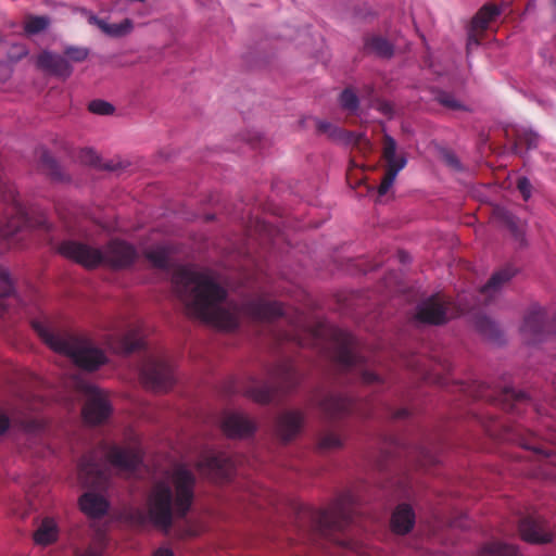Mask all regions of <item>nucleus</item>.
<instances>
[{"instance_id":"obj_45","label":"nucleus","mask_w":556,"mask_h":556,"mask_svg":"<svg viewBox=\"0 0 556 556\" xmlns=\"http://www.w3.org/2000/svg\"><path fill=\"white\" fill-rule=\"evenodd\" d=\"M346 546H348L349 548H351V549L355 551V552H358L357 546H356V544H355V543L348 542V543H346Z\"/></svg>"},{"instance_id":"obj_41","label":"nucleus","mask_w":556,"mask_h":556,"mask_svg":"<svg viewBox=\"0 0 556 556\" xmlns=\"http://www.w3.org/2000/svg\"><path fill=\"white\" fill-rule=\"evenodd\" d=\"M363 380L367 383H371V382H375V381H378L379 378L376 374L374 372H369V371H365L363 374Z\"/></svg>"},{"instance_id":"obj_26","label":"nucleus","mask_w":556,"mask_h":556,"mask_svg":"<svg viewBox=\"0 0 556 556\" xmlns=\"http://www.w3.org/2000/svg\"><path fill=\"white\" fill-rule=\"evenodd\" d=\"M480 556H519V554L513 545L492 543L481 549Z\"/></svg>"},{"instance_id":"obj_1","label":"nucleus","mask_w":556,"mask_h":556,"mask_svg":"<svg viewBox=\"0 0 556 556\" xmlns=\"http://www.w3.org/2000/svg\"><path fill=\"white\" fill-rule=\"evenodd\" d=\"M174 290L189 316L213 327L230 330L243 316L256 320L273 319L282 314L278 302L262 299L240 307L227 300V293L211 271L191 266L178 267L172 277Z\"/></svg>"},{"instance_id":"obj_9","label":"nucleus","mask_w":556,"mask_h":556,"mask_svg":"<svg viewBox=\"0 0 556 556\" xmlns=\"http://www.w3.org/2000/svg\"><path fill=\"white\" fill-rule=\"evenodd\" d=\"M383 157L387 161V173L378 187V194L380 197L387 194L393 186L397 174L406 166L407 159L404 155H396V141L389 135L386 136L383 147Z\"/></svg>"},{"instance_id":"obj_35","label":"nucleus","mask_w":556,"mask_h":556,"mask_svg":"<svg viewBox=\"0 0 556 556\" xmlns=\"http://www.w3.org/2000/svg\"><path fill=\"white\" fill-rule=\"evenodd\" d=\"M66 56L73 61H83L87 58L88 51L83 48L70 47L65 50Z\"/></svg>"},{"instance_id":"obj_22","label":"nucleus","mask_w":556,"mask_h":556,"mask_svg":"<svg viewBox=\"0 0 556 556\" xmlns=\"http://www.w3.org/2000/svg\"><path fill=\"white\" fill-rule=\"evenodd\" d=\"M59 529L56 522L52 518L42 520L34 534V540L39 545H48L58 539Z\"/></svg>"},{"instance_id":"obj_7","label":"nucleus","mask_w":556,"mask_h":556,"mask_svg":"<svg viewBox=\"0 0 556 556\" xmlns=\"http://www.w3.org/2000/svg\"><path fill=\"white\" fill-rule=\"evenodd\" d=\"M143 384L153 391H166L175 382L172 362L164 355L149 356L141 368Z\"/></svg>"},{"instance_id":"obj_34","label":"nucleus","mask_w":556,"mask_h":556,"mask_svg":"<svg viewBox=\"0 0 556 556\" xmlns=\"http://www.w3.org/2000/svg\"><path fill=\"white\" fill-rule=\"evenodd\" d=\"M247 394L258 403H265L270 399V391L268 388H250L247 390Z\"/></svg>"},{"instance_id":"obj_36","label":"nucleus","mask_w":556,"mask_h":556,"mask_svg":"<svg viewBox=\"0 0 556 556\" xmlns=\"http://www.w3.org/2000/svg\"><path fill=\"white\" fill-rule=\"evenodd\" d=\"M80 160L87 164L98 166V155L96 152L91 149H86L81 151Z\"/></svg>"},{"instance_id":"obj_14","label":"nucleus","mask_w":556,"mask_h":556,"mask_svg":"<svg viewBox=\"0 0 556 556\" xmlns=\"http://www.w3.org/2000/svg\"><path fill=\"white\" fill-rule=\"evenodd\" d=\"M521 538L530 543H546L552 540L546 525L542 520L523 519L519 525Z\"/></svg>"},{"instance_id":"obj_28","label":"nucleus","mask_w":556,"mask_h":556,"mask_svg":"<svg viewBox=\"0 0 556 556\" xmlns=\"http://www.w3.org/2000/svg\"><path fill=\"white\" fill-rule=\"evenodd\" d=\"M367 49L379 56L390 58L393 54L392 46L383 38L375 37L371 38L367 45Z\"/></svg>"},{"instance_id":"obj_15","label":"nucleus","mask_w":556,"mask_h":556,"mask_svg":"<svg viewBox=\"0 0 556 556\" xmlns=\"http://www.w3.org/2000/svg\"><path fill=\"white\" fill-rule=\"evenodd\" d=\"M37 65L43 71L64 78L72 74V66L65 58L48 51L38 55Z\"/></svg>"},{"instance_id":"obj_2","label":"nucleus","mask_w":556,"mask_h":556,"mask_svg":"<svg viewBox=\"0 0 556 556\" xmlns=\"http://www.w3.org/2000/svg\"><path fill=\"white\" fill-rule=\"evenodd\" d=\"M195 488V476L184 464H177L156 477L147 497V519L167 530L175 518L190 510Z\"/></svg>"},{"instance_id":"obj_16","label":"nucleus","mask_w":556,"mask_h":556,"mask_svg":"<svg viewBox=\"0 0 556 556\" xmlns=\"http://www.w3.org/2000/svg\"><path fill=\"white\" fill-rule=\"evenodd\" d=\"M79 507L87 516L99 518L108 511L109 503L103 495L86 492L79 498Z\"/></svg>"},{"instance_id":"obj_39","label":"nucleus","mask_w":556,"mask_h":556,"mask_svg":"<svg viewBox=\"0 0 556 556\" xmlns=\"http://www.w3.org/2000/svg\"><path fill=\"white\" fill-rule=\"evenodd\" d=\"M525 140L528 142L529 148H533L538 146L539 136L534 132L526 134Z\"/></svg>"},{"instance_id":"obj_38","label":"nucleus","mask_w":556,"mask_h":556,"mask_svg":"<svg viewBox=\"0 0 556 556\" xmlns=\"http://www.w3.org/2000/svg\"><path fill=\"white\" fill-rule=\"evenodd\" d=\"M102 547L103 544L100 542L98 545L89 547L84 554L79 556H101Z\"/></svg>"},{"instance_id":"obj_11","label":"nucleus","mask_w":556,"mask_h":556,"mask_svg":"<svg viewBox=\"0 0 556 556\" xmlns=\"http://www.w3.org/2000/svg\"><path fill=\"white\" fill-rule=\"evenodd\" d=\"M546 330L545 313L539 307H532L523 318L520 327L522 338L528 342H536L543 339Z\"/></svg>"},{"instance_id":"obj_27","label":"nucleus","mask_w":556,"mask_h":556,"mask_svg":"<svg viewBox=\"0 0 556 556\" xmlns=\"http://www.w3.org/2000/svg\"><path fill=\"white\" fill-rule=\"evenodd\" d=\"M169 250L165 247H155L146 251V257L155 267L165 268L168 264Z\"/></svg>"},{"instance_id":"obj_42","label":"nucleus","mask_w":556,"mask_h":556,"mask_svg":"<svg viewBox=\"0 0 556 556\" xmlns=\"http://www.w3.org/2000/svg\"><path fill=\"white\" fill-rule=\"evenodd\" d=\"M9 428V418L0 413V434Z\"/></svg>"},{"instance_id":"obj_31","label":"nucleus","mask_w":556,"mask_h":556,"mask_svg":"<svg viewBox=\"0 0 556 556\" xmlns=\"http://www.w3.org/2000/svg\"><path fill=\"white\" fill-rule=\"evenodd\" d=\"M342 445L341 438L334 432L325 433L319 440V448L329 451L336 450Z\"/></svg>"},{"instance_id":"obj_43","label":"nucleus","mask_w":556,"mask_h":556,"mask_svg":"<svg viewBox=\"0 0 556 556\" xmlns=\"http://www.w3.org/2000/svg\"><path fill=\"white\" fill-rule=\"evenodd\" d=\"M331 124L328 122H318V129L323 132H328L331 129Z\"/></svg>"},{"instance_id":"obj_6","label":"nucleus","mask_w":556,"mask_h":556,"mask_svg":"<svg viewBox=\"0 0 556 556\" xmlns=\"http://www.w3.org/2000/svg\"><path fill=\"white\" fill-rule=\"evenodd\" d=\"M72 384L86 397L83 417L87 424H101L111 415L112 405L105 391L100 390L81 377H74Z\"/></svg>"},{"instance_id":"obj_5","label":"nucleus","mask_w":556,"mask_h":556,"mask_svg":"<svg viewBox=\"0 0 556 556\" xmlns=\"http://www.w3.org/2000/svg\"><path fill=\"white\" fill-rule=\"evenodd\" d=\"M59 252L87 268L101 265L124 268L131 265L137 257V252L131 244L117 240L111 241L104 250L75 241H65L60 245Z\"/></svg>"},{"instance_id":"obj_24","label":"nucleus","mask_w":556,"mask_h":556,"mask_svg":"<svg viewBox=\"0 0 556 556\" xmlns=\"http://www.w3.org/2000/svg\"><path fill=\"white\" fill-rule=\"evenodd\" d=\"M515 275L511 268H504L491 277L489 282L482 288V292L491 294L498 291L506 282H508Z\"/></svg>"},{"instance_id":"obj_44","label":"nucleus","mask_w":556,"mask_h":556,"mask_svg":"<svg viewBox=\"0 0 556 556\" xmlns=\"http://www.w3.org/2000/svg\"><path fill=\"white\" fill-rule=\"evenodd\" d=\"M472 45L478 46V45H479V42H478V40H477L473 36H470V37L468 38V48H470Z\"/></svg>"},{"instance_id":"obj_19","label":"nucleus","mask_w":556,"mask_h":556,"mask_svg":"<svg viewBox=\"0 0 556 556\" xmlns=\"http://www.w3.org/2000/svg\"><path fill=\"white\" fill-rule=\"evenodd\" d=\"M142 344V336L138 328L129 329L122 338L109 342L110 349L115 352L129 353Z\"/></svg>"},{"instance_id":"obj_18","label":"nucleus","mask_w":556,"mask_h":556,"mask_svg":"<svg viewBox=\"0 0 556 556\" xmlns=\"http://www.w3.org/2000/svg\"><path fill=\"white\" fill-rule=\"evenodd\" d=\"M303 417L300 413H286L278 419L277 431L285 441L292 439L301 429Z\"/></svg>"},{"instance_id":"obj_10","label":"nucleus","mask_w":556,"mask_h":556,"mask_svg":"<svg viewBox=\"0 0 556 556\" xmlns=\"http://www.w3.org/2000/svg\"><path fill=\"white\" fill-rule=\"evenodd\" d=\"M198 471L206 477L226 478L231 468L230 458L223 452L203 451L195 464Z\"/></svg>"},{"instance_id":"obj_23","label":"nucleus","mask_w":556,"mask_h":556,"mask_svg":"<svg viewBox=\"0 0 556 556\" xmlns=\"http://www.w3.org/2000/svg\"><path fill=\"white\" fill-rule=\"evenodd\" d=\"M501 14V9L493 4H486L479 10L472 18V28L475 30H483L489 24Z\"/></svg>"},{"instance_id":"obj_3","label":"nucleus","mask_w":556,"mask_h":556,"mask_svg":"<svg viewBox=\"0 0 556 556\" xmlns=\"http://www.w3.org/2000/svg\"><path fill=\"white\" fill-rule=\"evenodd\" d=\"M141 463V450L137 442L128 446L103 444L91 455L84 457L78 466V478L85 485L102 486L108 471L128 477Z\"/></svg>"},{"instance_id":"obj_46","label":"nucleus","mask_w":556,"mask_h":556,"mask_svg":"<svg viewBox=\"0 0 556 556\" xmlns=\"http://www.w3.org/2000/svg\"><path fill=\"white\" fill-rule=\"evenodd\" d=\"M442 102H443L444 104L448 105V106H452V108L456 106V103H455V102H450V101H447V100H442Z\"/></svg>"},{"instance_id":"obj_17","label":"nucleus","mask_w":556,"mask_h":556,"mask_svg":"<svg viewBox=\"0 0 556 556\" xmlns=\"http://www.w3.org/2000/svg\"><path fill=\"white\" fill-rule=\"evenodd\" d=\"M415 523V514L410 506L399 505L391 518L392 530L397 534L409 532Z\"/></svg>"},{"instance_id":"obj_32","label":"nucleus","mask_w":556,"mask_h":556,"mask_svg":"<svg viewBox=\"0 0 556 556\" xmlns=\"http://www.w3.org/2000/svg\"><path fill=\"white\" fill-rule=\"evenodd\" d=\"M340 104L342 108L354 112L358 108V98L352 90L346 89L340 94Z\"/></svg>"},{"instance_id":"obj_20","label":"nucleus","mask_w":556,"mask_h":556,"mask_svg":"<svg viewBox=\"0 0 556 556\" xmlns=\"http://www.w3.org/2000/svg\"><path fill=\"white\" fill-rule=\"evenodd\" d=\"M89 22L97 25L105 35L111 37H122L132 30V22L125 18L118 24H109L106 21L98 18L96 15H90Z\"/></svg>"},{"instance_id":"obj_12","label":"nucleus","mask_w":556,"mask_h":556,"mask_svg":"<svg viewBox=\"0 0 556 556\" xmlns=\"http://www.w3.org/2000/svg\"><path fill=\"white\" fill-rule=\"evenodd\" d=\"M222 427L229 438H245L255 430V424L241 413L226 414Z\"/></svg>"},{"instance_id":"obj_8","label":"nucleus","mask_w":556,"mask_h":556,"mask_svg":"<svg viewBox=\"0 0 556 556\" xmlns=\"http://www.w3.org/2000/svg\"><path fill=\"white\" fill-rule=\"evenodd\" d=\"M352 496L346 494L318 516V526L323 531L341 530L352 519Z\"/></svg>"},{"instance_id":"obj_29","label":"nucleus","mask_w":556,"mask_h":556,"mask_svg":"<svg viewBox=\"0 0 556 556\" xmlns=\"http://www.w3.org/2000/svg\"><path fill=\"white\" fill-rule=\"evenodd\" d=\"M344 341L346 345L342 349L338 355V359L344 366H353L358 362V356L355 354L354 350L350 345L351 339L349 336H345Z\"/></svg>"},{"instance_id":"obj_13","label":"nucleus","mask_w":556,"mask_h":556,"mask_svg":"<svg viewBox=\"0 0 556 556\" xmlns=\"http://www.w3.org/2000/svg\"><path fill=\"white\" fill-rule=\"evenodd\" d=\"M416 318L422 323L443 324L446 320V307L440 298H430L418 305Z\"/></svg>"},{"instance_id":"obj_30","label":"nucleus","mask_w":556,"mask_h":556,"mask_svg":"<svg viewBox=\"0 0 556 556\" xmlns=\"http://www.w3.org/2000/svg\"><path fill=\"white\" fill-rule=\"evenodd\" d=\"M49 25V18L45 16H34L28 18L25 24V31L29 35L45 30Z\"/></svg>"},{"instance_id":"obj_25","label":"nucleus","mask_w":556,"mask_h":556,"mask_svg":"<svg viewBox=\"0 0 556 556\" xmlns=\"http://www.w3.org/2000/svg\"><path fill=\"white\" fill-rule=\"evenodd\" d=\"M348 400L339 395L328 396L321 403V408L331 416L344 413L348 409Z\"/></svg>"},{"instance_id":"obj_40","label":"nucleus","mask_w":556,"mask_h":556,"mask_svg":"<svg viewBox=\"0 0 556 556\" xmlns=\"http://www.w3.org/2000/svg\"><path fill=\"white\" fill-rule=\"evenodd\" d=\"M153 556H174V553L170 548L162 546L154 552Z\"/></svg>"},{"instance_id":"obj_37","label":"nucleus","mask_w":556,"mask_h":556,"mask_svg":"<svg viewBox=\"0 0 556 556\" xmlns=\"http://www.w3.org/2000/svg\"><path fill=\"white\" fill-rule=\"evenodd\" d=\"M518 189L521 192V194L526 201L530 199L531 184L526 177H522L518 180Z\"/></svg>"},{"instance_id":"obj_21","label":"nucleus","mask_w":556,"mask_h":556,"mask_svg":"<svg viewBox=\"0 0 556 556\" xmlns=\"http://www.w3.org/2000/svg\"><path fill=\"white\" fill-rule=\"evenodd\" d=\"M12 211L15 215L9 218L4 224H0V237L2 238L13 236L27 224L26 214L23 207L13 206Z\"/></svg>"},{"instance_id":"obj_4","label":"nucleus","mask_w":556,"mask_h":556,"mask_svg":"<svg viewBox=\"0 0 556 556\" xmlns=\"http://www.w3.org/2000/svg\"><path fill=\"white\" fill-rule=\"evenodd\" d=\"M33 328L52 351L70 357L81 369L92 371L106 362L103 352L89 340L61 329L47 316L35 319Z\"/></svg>"},{"instance_id":"obj_33","label":"nucleus","mask_w":556,"mask_h":556,"mask_svg":"<svg viewBox=\"0 0 556 556\" xmlns=\"http://www.w3.org/2000/svg\"><path fill=\"white\" fill-rule=\"evenodd\" d=\"M89 110L94 114L109 115L113 113L114 108L106 101L96 100L90 102Z\"/></svg>"}]
</instances>
